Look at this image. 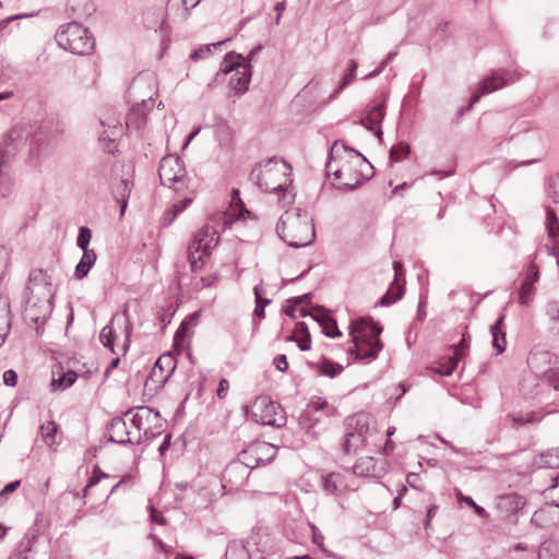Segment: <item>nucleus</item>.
Here are the masks:
<instances>
[{
	"mask_svg": "<svg viewBox=\"0 0 559 559\" xmlns=\"http://www.w3.org/2000/svg\"><path fill=\"white\" fill-rule=\"evenodd\" d=\"M325 170L334 186L343 190H354L373 175L369 162L343 141H335L330 148Z\"/></svg>",
	"mask_w": 559,
	"mask_h": 559,
	"instance_id": "obj_1",
	"label": "nucleus"
},
{
	"mask_svg": "<svg viewBox=\"0 0 559 559\" xmlns=\"http://www.w3.org/2000/svg\"><path fill=\"white\" fill-rule=\"evenodd\" d=\"M250 180L260 190L277 195L281 206L295 200L292 166L282 158L271 157L258 163L250 173Z\"/></svg>",
	"mask_w": 559,
	"mask_h": 559,
	"instance_id": "obj_2",
	"label": "nucleus"
},
{
	"mask_svg": "<svg viewBox=\"0 0 559 559\" xmlns=\"http://www.w3.org/2000/svg\"><path fill=\"white\" fill-rule=\"evenodd\" d=\"M276 230L280 237L294 248L311 245L316 238L312 217L300 209L286 211L281 216Z\"/></svg>",
	"mask_w": 559,
	"mask_h": 559,
	"instance_id": "obj_3",
	"label": "nucleus"
},
{
	"mask_svg": "<svg viewBox=\"0 0 559 559\" xmlns=\"http://www.w3.org/2000/svg\"><path fill=\"white\" fill-rule=\"evenodd\" d=\"M228 78V88L230 93L240 96L248 91L251 80V67L245 61V58L236 52H229L225 56L218 72L207 83L209 88H215L219 83Z\"/></svg>",
	"mask_w": 559,
	"mask_h": 559,
	"instance_id": "obj_4",
	"label": "nucleus"
},
{
	"mask_svg": "<svg viewBox=\"0 0 559 559\" xmlns=\"http://www.w3.org/2000/svg\"><path fill=\"white\" fill-rule=\"evenodd\" d=\"M55 37L62 49L74 55H90L95 48L94 38L88 29L76 22L61 25Z\"/></svg>",
	"mask_w": 559,
	"mask_h": 559,
	"instance_id": "obj_5",
	"label": "nucleus"
},
{
	"mask_svg": "<svg viewBox=\"0 0 559 559\" xmlns=\"http://www.w3.org/2000/svg\"><path fill=\"white\" fill-rule=\"evenodd\" d=\"M132 428L139 431L140 442L145 439H153L164 430L165 420L157 411L148 406H136L126 413Z\"/></svg>",
	"mask_w": 559,
	"mask_h": 559,
	"instance_id": "obj_6",
	"label": "nucleus"
},
{
	"mask_svg": "<svg viewBox=\"0 0 559 559\" xmlns=\"http://www.w3.org/2000/svg\"><path fill=\"white\" fill-rule=\"evenodd\" d=\"M248 417L262 425L283 427L286 424V414L280 404L266 395L255 397L251 405L243 407Z\"/></svg>",
	"mask_w": 559,
	"mask_h": 559,
	"instance_id": "obj_7",
	"label": "nucleus"
},
{
	"mask_svg": "<svg viewBox=\"0 0 559 559\" xmlns=\"http://www.w3.org/2000/svg\"><path fill=\"white\" fill-rule=\"evenodd\" d=\"M218 240V231L209 225L203 226L194 234L187 249V255L192 272L202 267L203 255H210L211 251L217 246Z\"/></svg>",
	"mask_w": 559,
	"mask_h": 559,
	"instance_id": "obj_8",
	"label": "nucleus"
},
{
	"mask_svg": "<svg viewBox=\"0 0 559 559\" xmlns=\"http://www.w3.org/2000/svg\"><path fill=\"white\" fill-rule=\"evenodd\" d=\"M144 87H148L151 93L147 96V98H142L141 104H138L135 107H133L131 112L127 116L126 123L128 127L135 126L136 128H139L141 124V120L143 119V117L141 119H138L136 116H138L139 111L142 110V112H143L144 110H148L153 107V95H155L157 93L156 78L154 74H152V73L139 74L132 81V83L130 85V92L133 95H140Z\"/></svg>",
	"mask_w": 559,
	"mask_h": 559,
	"instance_id": "obj_9",
	"label": "nucleus"
},
{
	"mask_svg": "<svg viewBox=\"0 0 559 559\" xmlns=\"http://www.w3.org/2000/svg\"><path fill=\"white\" fill-rule=\"evenodd\" d=\"M524 75L525 72L519 68L513 71L503 69L493 71L490 76L481 81L477 92L471 98L469 107L477 103L483 95L492 93L507 85L513 84Z\"/></svg>",
	"mask_w": 559,
	"mask_h": 559,
	"instance_id": "obj_10",
	"label": "nucleus"
},
{
	"mask_svg": "<svg viewBox=\"0 0 559 559\" xmlns=\"http://www.w3.org/2000/svg\"><path fill=\"white\" fill-rule=\"evenodd\" d=\"M158 175L162 185L180 190L186 187V169L180 157L166 155L160 159Z\"/></svg>",
	"mask_w": 559,
	"mask_h": 559,
	"instance_id": "obj_11",
	"label": "nucleus"
},
{
	"mask_svg": "<svg viewBox=\"0 0 559 559\" xmlns=\"http://www.w3.org/2000/svg\"><path fill=\"white\" fill-rule=\"evenodd\" d=\"M369 421L367 414H357L347 419L348 427H354V430L347 431L344 438L343 450L346 454L356 453L365 445Z\"/></svg>",
	"mask_w": 559,
	"mask_h": 559,
	"instance_id": "obj_12",
	"label": "nucleus"
},
{
	"mask_svg": "<svg viewBox=\"0 0 559 559\" xmlns=\"http://www.w3.org/2000/svg\"><path fill=\"white\" fill-rule=\"evenodd\" d=\"M53 297L39 294H27L24 316L36 324H44L52 311Z\"/></svg>",
	"mask_w": 559,
	"mask_h": 559,
	"instance_id": "obj_13",
	"label": "nucleus"
},
{
	"mask_svg": "<svg viewBox=\"0 0 559 559\" xmlns=\"http://www.w3.org/2000/svg\"><path fill=\"white\" fill-rule=\"evenodd\" d=\"M382 328L371 319L360 318L350 322L349 335L353 343H373L380 341Z\"/></svg>",
	"mask_w": 559,
	"mask_h": 559,
	"instance_id": "obj_14",
	"label": "nucleus"
},
{
	"mask_svg": "<svg viewBox=\"0 0 559 559\" xmlns=\"http://www.w3.org/2000/svg\"><path fill=\"white\" fill-rule=\"evenodd\" d=\"M128 418H114L108 427L109 439L119 444L140 443L139 431L128 426Z\"/></svg>",
	"mask_w": 559,
	"mask_h": 559,
	"instance_id": "obj_15",
	"label": "nucleus"
},
{
	"mask_svg": "<svg viewBox=\"0 0 559 559\" xmlns=\"http://www.w3.org/2000/svg\"><path fill=\"white\" fill-rule=\"evenodd\" d=\"M55 293L52 276L47 270L36 269L31 271L26 294H39L41 296L55 297Z\"/></svg>",
	"mask_w": 559,
	"mask_h": 559,
	"instance_id": "obj_16",
	"label": "nucleus"
},
{
	"mask_svg": "<svg viewBox=\"0 0 559 559\" xmlns=\"http://www.w3.org/2000/svg\"><path fill=\"white\" fill-rule=\"evenodd\" d=\"M385 117L384 103L371 102L367 105L365 114L360 118L359 123L367 130L374 132V134L381 139L382 130L381 123Z\"/></svg>",
	"mask_w": 559,
	"mask_h": 559,
	"instance_id": "obj_17",
	"label": "nucleus"
},
{
	"mask_svg": "<svg viewBox=\"0 0 559 559\" xmlns=\"http://www.w3.org/2000/svg\"><path fill=\"white\" fill-rule=\"evenodd\" d=\"M250 471L242 462L238 460L231 461L223 473V487H228L229 490L238 489L247 483Z\"/></svg>",
	"mask_w": 559,
	"mask_h": 559,
	"instance_id": "obj_18",
	"label": "nucleus"
},
{
	"mask_svg": "<svg viewBox=\"0 0 559 559\" xmlns=\"http://www.w3.org/2000/svg\"><path fill=\"white\" fill-rule=\"evenodd\" d=\"M355 475L360 477L380 478L386 473V462L374 460L372 456L359 457L353 466Z\"/></svg>",
	"mask_w": 559,
	"mask_h": 559,
	"instance_id": "obj_19",
	"label": "nucleus"
},
{
	"mask_svg": "<svg viewBox=\"0 0 559 559\" xmlns=\"http://www.w3.org/2000/svg\"><path fill=\"white\" fill-rule=\"evenodd\" d=\"M176 369V359L171 354L162 355L155 362L148 381L158 383L160 385L165 384L168 378L171 376L174 370Z\"/></svg>",
	"mask_w": 559,
	"mask_h": 559,
	"instance_id": "obj_20",
	"label": "nucleus"
},
{
	"mask_svg": "<svg viewBox=\"0 0 559 559\" xmlns=\"http://www.w3.org/2000/svg\"><path fill=\"white\" fill-rule=\"evenodd\" d=\"M381 349V341H376L373 343H353V346L348 348V352L355 355V358L362 364H370L378 357Z\"/></svg>",
	"mask_w": 559,
	"mask_h": 559,
	"instance_id": "obj_21",
	"label": "nucleus"
},
{
	"mask_svg": "<svg viewBox=\"0 0 559 559\" xmlns=\"http://www.w3.org/2000/svg\"><path fill=\"white\" fill-rule=\"evenodd\" d=\"M245 213L249 212L245 209V204L240 199V193L238 190H234L229 210L219 214V218L223 222V228L229 227L235 221L240 219Z\"/></svg>",
	"mask_w": 559,
	"mask_h": 559,
	"instance_id": "obj_22",
	"label": "nucleus"
},
{
	"mask_svg": "<svg viewBox=\"0 0 559 559\" xmlns=\"http://www.w3.org/2000/svg\"><path fill=\"white\" fill-rule=\"evenodd\" d=\"M525 502L526 501L524 497L521 495L516 492H510L499 496L497 498L496 507L501 513L506 515H512L522 509L525 506Z\"/></svg>",
	"mask_w": 559,
	"mask_h": 559,
	"instance_id": "obj_23",
	"label": "nucleus"
},
{
	"mask_svg": "<svg viewBox=\"0 0 559 559\" xmlns=\"http://www.w3.org/2000/svg\"><path fill=\"white\" fill-rule=\"evenodd\" d=\"M99 140L114 142L116 138L122 134V123L119 118L110 115L100 118Z\"/></svg>",
	"mask_w": 559,
	"mask_h": 559,
	"instance_id": "obj_24",
	"label": "nucleus"
},
{
	"mask_svg": "<svg viewBox=\"0 0 559 559\" xmlns=\"http://www.w3.org/2000/svg\"><path fill=\"white\" fill-rule=\"evenodd\" d=\"M322 486L324 491L334 496H341L348 488V484L345 479V476L338 472H332L324 476L322 480Z\"/></svg>",
	"mask_w": 559,
	"mask_h": 559,
	"instance_id": "obj_25",
	"label": "nucleus"
},
{
	"mask_svg": "<svg viewBox=\"0 0 559 559\" xmlns=\"http://www.w3.org/2000/svg\"><path fill=\"white\" fill-rule=\"evenodd\" d=\"M250 453L255 455L260 465H264L275 457L277 449L269 442L257 441L250 444Z\"/></svg>",
	"mask_w": 559,
	"mask_h": 559,
	"instance_id": "obj_26",
	"label": "nucleus"
},
{
	"mask_svg": "<svg viewBox=\"0 0 559 559\" xmlns=\"http://www.w3.org/2000/svg\"><path fill=\"white\" fill-rule=\"evenodd\" d=\"M78 374L68 370L64 372L61 367H58L56 370H52V379L50 385L52 390H66L70 388L76 380Z\"/></svg>",
	"mask_w": 559,
	"mask_h": 559,
	"instance_id": "obj_27",
	"label": "nucleus"
},
{
	"mask_svg": "<svg viewBox=\"0 0 559 559\" xmlns=\"http://www.w3.org/2000/svg\"><path fill=\"white\" fill-rule=\"evenodd\" d=\"M95 262L96 253L94 252V250L83 251V255L75 267L74 277L76 280H82L83 277H85L88 274L91 267L95 264Z\"/></svg>",
	"mask_w": 559,
	"mask_h": 559,
	"instance_id": "obj_28",
	"label": "nucleus"
},
{
	"mask_svg": "<svg viewBox=\"0 0 559 559\" xmlns=\"http://www.w3.org/2000/svg\"><path fill=\"white\" fill-rule=\"evenodd\" d=\"M504 318L506 316L501 314L497 319L496 323L491 326L492 346L497 350V354L503 353L507 345L506 332H503L501 329Z\"/></svg>",
	"mask_w": 559,
	"mask_h": 559,
	"instance_id": "obj_29",
	"label": "nucleus"
},
{
	"mask_svg": "<svg viewBox=\"0 0 559 559\" xmlns=\"http://www.w3.org/2000/svg\"><path fill=\"white\" fill-rule=\"evenodd\" d=\"M405 293L404 283H394L390 284L388 292L380 298V306H390L397 300H400Z\"/></svg>",
	"mask_w": 559,
	"mask_h": 559,
	"instance_id": "obj_30",
	"label": "nucleus"
},
{
	"mask_svg": "<svg viewBox=\"0 0 559 559\" xmlns=\"http://www.w3.org/2000/svg\"><path fill=\"white\" fill-rule=\"evenodd\" d=\"M405 293L404 283H394L390 284L388 292L380 298V306H390L397 300H400Z\"/></svg>",
	"mask_w": 559,
	"mask_h": 559,
	"instance_id": "obj_31",
	"label": "nucleus"
},
{
	"mask_svg": "<svg viewBox=\"0 0 559 559\" xmlns=\"http://www.w3.org/2000/svg\"><path fill=\"white\" fill-rule=\"evenodd\" d=\"M132 187H133V183L132 181L128 180V179H122L119 185L117 186L116 188V197L118 199V202L120 203V213L121 215L124 213L126 211V207H127V204H128V199L131 194V190H132Z\"/></svg>",
	"mask_w": 559,
	"mask_h": 559,
	"instance_id": "obj_32",
	"label": "nucleus"
},
{
	"mask_svg": "<svg viewBox=\"0 0 559 559\" xmlns=\"http://www.w3.org/2000/svg\"><path fill=\"white\" fill-rule=\"evenodd\" d=\"M546 229L551 242L559 243V223L556 213L551 209L546 212Z\"/></svg>",
	"mask_w": 559,
	"mask_h": 559,
	"instance_id": "obj_33",
	"label": "nucleus"
},
{
	"mask_svg": "<svg viewBox=\"0 0 559 559\" xmlns=\"http://www.w3.org/2000/svg\"><path fill=\"white\" fill-rule=\"evenodd\" d=\"M296 332H300L304 335L299 338L296 337L295 334L288 336V341H295L298 344L300 350H309L311 348V338L310 333L304 322H299L296 325Z\"/></svg>",
	"mask_w": 559,
	"mask_h": 559,
	"instance_id": "obj_34",
	"label": "nucleus"
},
{
	"mask_svg": "<svg viewBox=\"0 0 559 559\" xmlns=\"http://www.w3.org/2000/svg\"><path fill=\"white\" fill-rule=\"evenodd\" d=\"M312 318L319 322L326 336L334 338L342 335L341 331L337 329L336 321L333 318L326 314L322 316L321 318L312 316Z\"/></svg>",
	"mask_w": 559,
	"mask_h": 559,
	"instance_id": "obj_35",
	"label": "nucleus"
},
{
	"mask_svg": "<svg viewBox=\"0 0 559 559\" xmlns=\"http://www.w3.org/2000/svg\"><path fill=\"white\" fill-rule=\"evenodd\" d=\"M40 435L43 437V440L47 445H52L56 442V432L58 430V426L55 421H46L44 423L40 428Z\"/></svg>",
	"mask_w": 559,
	"mask_h": 559,
	"instance_id": "obj_36",
	"label": "nucleus"
},
{
	"mask_svg": "<svg viewBox=\"0 0 559 559\" xmlns=\"http://www.w3.org/2000/svg\"><path fill=\"white\" fill-rule=\"evenodd\" d=\"M358 64L355 60H350L349 62V71L346 73L337 88L332 94L331 98H335L346 86H348L355 79H356V71H357Z\"/></svg>",
	"mask_w": 559,
	"mask_h": 559,
	"instance_id": "obj_37",
	"label": "nucleus"
},
{
	"mask_svg": "<svg viewBox=\"0 0 559 559\" xmlns=\"http://www.w3.org/2000/svg\"><path fill=\"white\" fill-rule=\"evenodd\" d=\"M343 366L332 360L323 358L320 362V372L330 378L338 376L343 371Z\"/></svg>",
	"mask_w": 559,
	"mask_h": 559,
	"instance_id": "obj_38",
	"label": "nucleus"
},
{
	"mask_svg": "<svg viewBox=\"0 0 559 559\" xmlns=\"http://www.w3.org/2000/svg\"><path fill=\"white\" fill-rule=\"evenodd\" d=\"M308 297H309V295H304V296H299V297H296V298L289 300V302H293V305L286 306L285 313L287 316L292 317V318H296L297 317V312H299V314L301 317H306L307 316V311L304 308H301L300 305Z\"/></svg>",
	"mask_w": 559,
	"mask_h": 559,
	"instance_id": "obj_39",
	"label": "nucleus"
},
{
	"mask_svg": "<svg viewBox=\"0 0 559 559\" xmlns=\"http://www.w3.org/2000/svg\"><path fill=\"white\" fill-rule=\"evenodd\" d=\"M227 40L228 39L219 40L216 43H212V44L199 47L198 49L193 50V52L190 55L191 60L198 61V60L206 58L207 56L211 55L212 48L216 49V48L221 47L223 44H225Z\"/></svg>",
	"mask_w": 559,
	"mask_h": 559,
	"instance_id": "obj_40",
	"label": "nucleus"
},
{
	"mask_svg": "<svg viewBox=\"0 0 559 559\" xmlns=\"http://www.w3.org/2000/svg\"><path fill=\"white\" fill-rule=\"evenodd\" d=\"M226 556L230 559H248V551L241 542H233L227 547Z\"/></svg>",
	"mask_w": 559,
	"mask_h": 559,
	"instance_id": "obj_41",
	"label": "nucleus"
},
{
	"mask_svg": "<svg viewBox=\"0 0 559 559\" xmlns=\"http://www.w3.org/2000/svg\"><path fill=\"white\" fill-rule=\"evenodd\" d=\"M328 405L326 401L325 400H322V399H317V400H312L310 402V404L308 405V408L301 414L300 416V424L301 425H305V426H308V427H311L312 425H308V418L310 416V414L312 412H317V411H320V409H323L325 406Z\"/></svg>",
	"mask_w": 559,
	"mask_h": 559,
	"instance_id": "obj_42",
	"label": "nucleus"
},
{
	"mask_svg": "<svg viewBox=\"0 0 559 559\" xmlns=\"http://www.w3.org/2000/svg\"><path fill=\"white\" fill-rule=\"evenodd\" d=\"M99 341L105 346L110 348L112 353L114 350V343H115V331L111 324L105 325L99 333Z\"/></svg>",
	"mask_w": 559,
	"mask_h": 559,
	"instance_id": "obj_43",
	"label": "nucleus"
},
{
	"mask_svg": "<svg viewBox=\"0 0 559 559\" xmlns=\"http://www.w3.org/2000/svg\"><path fill=\"white\" fill-rule=\"evenodd\" d=\"M535 286L528 283H522L520 288L519 302L523 306H527L534 299Z\"/></svg>",
	"mask_w": 559,
	"mask_h": 559,
	"instance_id": "obj_44",
	"label": "nucleus"
},
{
	"mask_svg": "<svg viewBox=\"0 0 559 559\" xmlns=\"http://www.w3.org/2000/svg\"><path fill=\"white\" fill-rule=\"evenodd\" d=\"M409 154V146L404 143L392 146L390 151V162L397 163Z\"/></svg>",
	"mask_w": 559,
	"mask_h": 559,
	"instance_id": "obj_45",
	"label": "nucleus"
},
{
	"mask_svg": "<svg viewBox=\"0 0 559 559\" xmlns=\"http://www.w3.org/2000/svg\"><path fill=\"white\" fill-rule=\"evenodd\" d=\"M511 130H512V134H511L510 139H513L514 136H516L520 133H525L531 130H536V126L533 121L518 120L516 122L513 123V126L511 127Z\"/></svg>",
	"mask_w": 559,
	"mask_h": 559,
	"instance_id": "obj_46",
	"label": "nucleus"
},
{
	"mask_svg": "<svg viewBox=\"0 0 559 559\" xmlns=\"http://www.w3.org/2000/svg\"><path fill=\"white\" fill-rule=\"evenodd\" d=\"M237 460L242 462V464L247 466L250 472L252 468L260 466L255 455L250 453V445L239 454Z\"/></svg>",
	"mask_w": 559,
	"mask_h": 559,
	"instance_id": "obj_47",
	"label": "nucleus"
},
{
	"mask_svg": "<svg viewBox=\"0 0 559 559\" xmlns=\"http://www.w3.org/2000/svg\"><path fill=\"white\" fill-rule=\"evenodd\" d=\"M22 139H23L22 128H20V127L12 128L7 135L5 147L8 146V144H10V150H12V152L14 153V151L16 150V146H17L16 144H14V142H20V141H22Z\"/></svg>",
	"mask_w": 559,
	"mask_h": 559,
	"instance_id": "obj_48",
	"label": "nucleus"
},
{
	"mask_svg": "<svg viewBox=\"0 0 559 559\" xmlns=\"http://www.w3.org/2000/svg\"><path fill=\"white\" fill-rule=\"evenodd\" d=\"M107 477H109L108 474L102 472L98 466H95L94 471H93L92 477L90 478V480L87 481V484L83 488V497L87 496V491H88V489L91 487L97 485L100 481V479L107 478Z\"/></svg>",
	"mask_w": 559,
	"mask_h": 559,
	"instance_id": "obj_49",
	"label": "nucleus"
},
{
	"mask_svg": "<svg viewBox=\"0 0 559 559\" xmlns=\"http://www.w3.org/2000/svg\"><path fill=\"white\" fill-rule=\"evenodd\" d=\"M92 238V233L87 227H81L79 229V236L76 239L78 247L81 248L83 251L90 250L88 243Z\"/></svg>",
	"mask_w": 559,
	"mask_h": 559,
	"instance_id": "obj_50",
	"label": "nucleus"
},
{
	"mask_svg": "<svg viewBox=\"0 0 559 559\" xmlns=\"http://www.w3.org/2000/svg\"><path fill=\"white\" fill-rule=\"evenodd\" d=\"M546 314L555 323L554 328H557L559 323V301L551 300L546 305Z\"/></svg>",
	"mask_w": 559,
	"mask_h": 559,
	"instance_id": "obj_51",
	"label": "nucleus"
},
{
	"mask_svg": "<svg viewBox=\"0 0 559 559\" xmlns=\"http://www.w3.org/2000/svg\"><path fill=\"white\" fill-rule=\"evenodd\" d=\"M548 195L555 203H559V175L550 177L548 185Z\"/></svg>",
	"mask_w": 559,
	"mask_h": 559,
	"instance_id": "obj_52",
	"label": "nucleus"
},
{
	"mask_svg": "<svg viewBox=\"0 0 559 559\" xmlns=\"http://www.w3.org/2000/svg\"><path fill=\"white\" fill-rule=\"evenodd\" d=\"M457 498H459L460 501H463L467 506L472 507L477 515H479L481 518H487L488 516L487 511L483 507L476 504V502L471 497L463 496L460 492Z\"/></svg>",
	"mask_w": 559,
	"mask_h": 559,
	"instance_id": "obj_53",
	"label": "nucleus"
},
{
	"mask_svg": "<svg viewBox=\"0 0 559 559\" xmlns=\"http://www.w3.org/2000/svg\"><path fill=\"white\" fill-rule=\"evenodd\" d=\"M545 464L550 468L559 467V449L548 451L543 455Z\"/></svg>",
	"mask_w": 559,
	"mask_h": 559,
	"instance_id": "obj_54",
	"label": "nucleus"
},
{
	"mask_svg": "<svg viewBox=\"0 0 559 559\" xmlns=\"http://www.w3.org/2000/svg\"><path fill=\"white\" fill-rule=\"evenodd\" d=\"M11 155H13V152L10 150V144H8L7 147L0 144V175L2 174L3 168L7 166Z\"/></svg>",
	"mask_w": 559,
	"mask_h": 559,
	"instance_id": "obj_55",
	"label": "nucleus"
},
{
	"mask_svg": "<svg viewBox=\"0 0 559 559\" xmlns=\"http://www.w3.org/2000/svg\"><path fill=\"white\" fill-rule=\"evenodd\" d=\"M539 278V272L536 264H531L527 269L526 276L523 283L534 285Z\"/></svg>",
	"mask_w": 559,
	"mask_h": 559,
	"instance_id": "obj_56",
	"label": "nucleus"
},
{
	"mask_svg": "<svg viewBox=\"0 0 559 559\" xmlns=\"http://www.w3.org/2000/svg\"><path fill=\"white\" fill-rule=\"evenodd\" d=\"M3 383L9 386H15L17 383V373L13 369L4 371Z\"/></svg>",
	"mask_w": 559,
	"mask_h": 559,
	"instance_id": "obj_57",
	"label": "nucleus"
},
{
	"mask_svg": "<svg viewBox=\"0 0 559 559\" xmlns=\"http://www.w3.org/2000/svg\"><path fill=\"white\" fill-rule=\"evenodd\" d=\"M393 270H394V283H404V270H403V263L401 261H394L393 262Z\"/></svg>",
	"mask_w": 559,
	"mask_h": 559,
	"instance_id": "obj_58",
	"label": "nucleus"
},
{
	"mask_svg": "<svg viewBox=\"0 0 559 559\" xmlns=\"http://www.w3.org/2000/svg\"><path fill=\"white\" fill-rule=\"evenodd\" d=\"M273 364H274L275 368L280 371H286L288 368L287 357H286V355H283V354L277 355L274 358Z\"/></svg>",
	"mask_w": 559,
	"mask_h": 559,
	"instance_id": "obj_59",
	"label": "nucleus"
},
{
	"mask_svg": "<svg viewBox=\"0 0 559 559\" xmlns=\"http://www.w3.org/2000/svg\"><path fill=\"white\" fill-rule=\"evenodd\" d=\"M191 202V198H186L175 203L171 209L174 210L175 213L180 214L190 205Z\"/></svg>",
	"mask_w": 559,
	"mask_h": 559,
	"instance_id": "obj_60",
	"label": "nucleus"
},
{
	"mask_svg": "<svg viewBox=\"0 0 559 559\" xmlns=\"http://www.w3.org/2000/svg\"><path fill=\"white\" fill-rule=\"evenodd\" d=\"M229 390V383L226 379H221L216 394L219 399H225Z\"/></svg>",
	"mask_w": 559,
	"mask_h": 559,
	"instance_id": "obj_61",
	"label": "nucleus"
},
{
	"mask_svg": "<svg viewBox=\"0 0 559 559\" xmlns=\"http://www.w3.org/2000/svg\"><path fill=\"white\" fill-rule=\"evenodd\" d=\"M20 484H21L20 480H14V481L9 483L0 491V496L4 497V496H8V495L12 493L14 490H16V488L20 486Z\"/></svg>",
	"mask_w": 559,
	"mask_h": 559,
	"instance_id": "obj_62",
	"label": "nucleus"
},
{
	"mask_svg": "<svg viewBox=\"0 0 559 559\" xmlns=\"http://www.w3.org/2000/svg\"><path fill=\"white\" fill-rule=\"evenodd\" d=\"M437 373L441 376H451L454 371L453 364H448L447 361L442 364L438 369L435 370Z\"/></svg>",
	"mask_w": 559,
	"mask_h": 559,
	"instance_id": "obj_63",
	"label": "nucleus"
},
{
	"mask_svg": "<svg viewBox=\"0 0 559 559\" xmlns=\"http://www.w3.org/2000/svg\"><path fill=\"white\" fill-rule=\"evenodd\" d=\"M559 490V486H551L545 491V497L547 500H549V503L559 508V501L550 500V498Z\"/></svg>",
	"mask_w": 559,
	"mask_h": 559,
	"instance_id": "obj_64",
	"label": "nucleus"
}]
</instances>
